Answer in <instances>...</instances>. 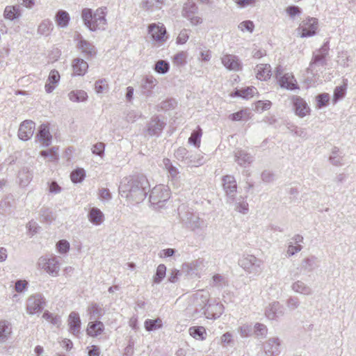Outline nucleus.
<instances>
[{"label":"nucleus","mask_w":356,"mask_h":356,"mask_svg":"<svg viewBox=\"0 0 356 356\" xmlns=\"http://www.w3.org/2000/svg\"><path fill=\"white\" fill-rule=\"evenodd\" d=\"M150 185L143 175H135L124 177L119 186V193L134 203H140L149 192Z\"/></svg>","instance_id":"f257e3e1"},{"label":"nucleus","mask_w":356,"mask_h":356,"mask_svg":"<svg viewBox=\"0 0 356 356\" xmlns=\"http://www.w3.org/2000/svg\"><path fill=\"white\" fill-rule=\"evenodd\" d=\"M106 7L98 8L94 13L91 8H83L81 11V18L84 25L91 31L105 30L107 24L106 19Z\"/></svg>","instance_id":"f03ea898"},{"label":"nucleus","mask_w":356,"mask_h":356,"mask_svg":"<svg viewBox=\"0 0 356 356\" xmlns=\"http://www.w3.org/2000/svg\"><path fill=\"white\" fill-rule=\"evenodd\" d=\"M179 214L184 226L194 232L202 231L207 227L204 220L192 212H179Z\"/></svg>","instance_id":"7ed1b4c3"},{"label":"nucleus","mask_w":356,"mask_h":356,"mask_svg":"<svg viewBox=\"0 0 356 356\" xmlns=\"http://www.w3.org/2000/svg\"><path fill=\"white\" fill-rule=\"evenodd\" d=\"M170 197L168 187L164 185H158L151 191L149 202L152 205H155L158 208H162L164 203L170 199Z\"/></svg>","instance_id":"20e7f679"},{"label":"nucleus","mask_w":356,"mask_h":356,"mask_svg":"<svg viewBox=\"0 0 356 356\" xmlns=\"http://www.w3.org/2000/svg\"><path fill=\"white\" fill-rule=\"evenodd\" d=\"M262 261L254 255L248 254L243 256L239 261L238 264L246 272L254 275H259L262 271Z\"/></svg>","instance_id":"39448f33"},{"label":"nucleus","mask_w":356,"mask_h":356,"mask_svg":"<svg viewBox=\"0 0 356 356\" xmlns=\"http://www.w3.org/2000/svg\"><path fill=\"white\" fill-rule=\"evenodd\" d=\"M38 264L50 275L54 277L58 275L60 264L58 258L56 256L51 255V257H41L39 259Z\"/></svg>","instance_id":"423d86ee"},{"label":"nucleus","mask_w":356,"mask_h":356,"mask_svg":"<svg viewBox=\"0 0 356 356\" xmlns=\"http://www.w3.org/2000/svg\"><path fill=\"white\" fill-rule=\"evenodd\" d=\"M45 306V299L40 293L31 296L26 301V311L29 314L41 312Z\"/></svg>","instance_id":"0eeeda50"},{"label":"nucleus","mask_w":356,"mask_h":356,"mask_svg":"<svg viewBox=\"0 0 356 356\" xmlns=\"http://www.w3.org/2000/svg\"><path fill=\"white\" fill-rule=\"evenodd\" d=\"M197 10L198 8L195 3L193 1H188L184 5L182 15L187 18L192 25L196 26L202 23V19L200 17L195 15Z\"/></svg>","instance_id":"6e6552de"},{"label":"nucleus","mask_w":356,"mask_h":356,"mask_svg":"<svg viewBox=\"0 0 356 356\" xmlns=\"http://www.w3.org/2000/svg\"><path fill=\"white\" fill-rule=\"evenodd\" d=\"M166 123L158 115L151 118L146 124V132L149 136L159 137Z\"/></svg>","instance_id":"1a4fd4ad"},{"label":"nucleus","mask_w":356,"mask_h":356,"mask_svg":"<svg viewBox=\"0 0 356 356\" xmlns=\"http://www.w3.org/2000/svg\"><path fill=\"white\" fill-rule=\"evenodd\" d=\"M223 188L227 195L228 202H233L237 189L236 181L234 176L225 175L222 177Z\"/></svg>","instance_id":"9d476101"},{"label":"nucleus","mask_w":356,"mask_h":356,"mask_svg":"<svg viewBox=\"0 0 356 356\" xmlns=\"http://www.w3.org/2000/svg\"><path fill=\"white\" fill-rule=\"evenodd\" d=\"M318 28V19L314 17L308 18L302 21L298 30L300 31L301 37H310L316 33Z\"/></svg>","instance_id":"9b49d317"},{"label":"nucleus","mask_w":356,"mask_h":356,"mask_svg":"<svg viewBox=\"0 0 356 356\" xmlns=\"http://www.w3.org/2000/svg\"><path fill=\"white\" fill-rule=\"evenodd\" d=\"M266 356H278L281 353V341L278 337L268 339L263 345Z\"/></svg>","instance_id":"f8f14e48"},{"label":"nucleus","mask_w":356,"mask_h":356,"mask_svg":"<svg viewBox=\"0 0 356 356\" xmlns=\"http://www.w3.org/2000/svg\"><path fill=\"white\" fill-rule=\"evenodd\" d=\"M209 302V296L208 293L202 291L197 292L193 296V304L195 307L196 314L200 313L203 314L204 310L206 309Z\"/></svg>","instance_id":"ddd939ff"},{"label":"nucleus","mask_w":356,"mask_h":356,"mask_svg":"<svg viewBox=\"0 0 356 356\" xmlns=\"http://www.w3.org/2000/svg\"><path fill=\"white\" fill-rule=\"evenodd\" d=\"M224 312V306L218 302L208 303L206 309L203 312L204 316L209 319H216L219 318Z\"/></svg>","instance_id":"4468645a"},{"label":"nucleus","mask_w":356,"mask_h":356,"mask_svg":"<svg viewBox=\"0 0 356 356\" xmlns=\"http://www.w3.org/2000/svg\"><path fill=\"white\" fill-rule=\"evenodd\" d=\"M234 161L241 167H247L254 161V156L242 149H236L234 152Z\"/></svg>","instance_id":"2eb2a0df"},{"label":"nucleus","mask_w":356,"mask_h":356,"mask_svg":"<svg viewBox=\"0 0 356 356\" xmlns=\"http://www.w3.org/2000/svg\"><path fill=\"white\" fill-rule=\"evenodd\" d=\"M35 130V123L32 120H25L19 126L18 136L22 140H28L31 138Z\"/></svg>","instance_id":"dca6fc26"},{"label":"nucleus","mask_w":356,"mask_h":356,"mask_svg":"<svg viewBox=\"0 0 356 356\" xmlns=\"http://www.w3.org/2000/svg\"><path fill=\"white\" fill-rule=\"evenodd\" d=\"M265 314L268 319L275 320L284 315V309L279 302L275 301L266 307Z\"/></svg>","instance_id":"f3484780"},{"label":"nucleus","mask_w":356,"mask_h":356,"mask_svg":"<svg viewBox=\"0 0 356 356\" xmlns=\"http://www.w3.org/2000/svg\"><path fill=\"white\" fill-rule=\"evenodd\" d=\"M293 109L297 115L303 118L309 114L310 108L307 102L300 97L294 96L292 99Z\"/></svg>","instance_id":"a211bd4d"},{"label":"nucleus","mask_w":356,"mask_h":356,"mask_svg":"<svg viewBox=\"0 0 356 356\" xmlns=\"http://www.w3.org/2000/svg\"><path fill=\"white\" fill-rule=\"evenodd\" d=\"M222 63L229 70L238 71L242 65L238 58L232 54H225L221 58Z\"/></svg>","instance_id":"6ab92c4d"},{"label":"nucleus","mask_w":356,"mask_h":356,"mask_svg":"<svg viewBox=\"0 0 356 356\" xmlns=\"http://www.w3.org/2000/svg\"><path fill=\"white\" fill-rule=\"evenodd\" d=\"M149 33L152 38L157 42H164L167 39L165 28L162 24L161 26L156 24H151L148 26Z\"/></svg>","instance_id":"aec40b11"},{"label":"nucleus","mask_w":356,"mask_h":356,"mask_svg":"<svg viewBox=\"0 0 356 356\" xmlns=\"http://www.w3.org/2000/svg\"><path fill=\"white\" fill-rule=\"evenodd\" d=\"M188 152V150L186 149V148L184 147H179L175 152V156L178 159V160H181V161H186V163L188 165H191V166H199V165H202V159H199L196 162H193L191 158H192V155L191 156H187Z\"/></svg>","instance_id":"412c9836"},{"label":"nucleus","mask_w":356,"mask_h":356,"mask_svg":"<svg viewBox=\"0 0 356 356\" xmlns=\"http://www.w3.org/2000/svg\"><path fill=\"white\" fill-rule=\"evenodd\" d=\"M281 88L293 90L298 88V83L294 76L291 73H286L280 77L278 80Z\"/></svg>","instance_id":"4be33fe9"},{"label":"nucleus","mask_w":356,"mask_h":356,"mask_svg":"<svg viewBox=\"0 0 356 356\" xmlns=\"http://www.w3.org/2000/svg\"><path fill=\"white\" fill-rule=\"evenodd\" d=\"M67 322L70 332L77 336L80 332L81 324L79 314L76 312H72L69 315Z\"/></svg>","instance_id":"5701e85b"},{"label":"nucleus","mask_w":356,"mask_h":356,"mask_svg":"<svg viewBox=\"0 0 356 356\" xmlns=\"http://www.w3.org/2000/svg\"><path fill=\"white\" fill-rule=\"evenodd\" d=\"M36 136L44 147H48L51 144L52 136L47 124H42L40 126Z\"/></svg>","instance_id":"b1692460"},{"label":"nucleus","mask_w":356,"mask_h":356,"mask_svg":"<svg viewBox=\"0 0 356 356\" xmlns=\"http://www.w3.org/2000/svg\"><path fill=\"white\" fill-rule=\"evenodd\" d=\"M77 47L81 51L86 58L95 56L97 53L95 46L83 39L79 40Z\"/></svg>","instance_id":"393cba45"},{"label":"nucleus","mask_w":356,"mask_h":356,"mask_svg":"<svg viewBox=\"0 0 356 356\" xmlns=\"http://www.w3.org/2000/svg\"><path fill=\"white\" fill-rule=\"evenodd\" d=\"M326 65L325 57L319 54L318 53L314 54L312 61L310 62L309 67L307 69V73L314 74L318 70L316 69L317 67H324Z\"/></svg>","instance_id":"a878e982"},{"label":"nucleus","mask_w":356,"mask_h":356,"mask_svg":"<svg viewBox=\"0 0 356 356\" xmlns=\"http://www.w3.org/2000/svg\"><path fill=\"white\" fill-rule=\"evenodd\" d=\"M88 218L89 221L96 226L102 225L105 219L102 211L97 207L90 209L88 213Z\"/></svg>","instance_id":"bb28decb"},{"label":"nucleus","mask_w":356,"mask_h":356,"mask_svg":"<svg viewBox=\"0 0 356 356\" xmlns=\"http://www.w3.org/2000/svg\"><path fill=\"white\" fill-rule=\"evenodd\" d=\"M60 81V74L56 70H53L50 72L47 83L45 84V90L47 93H51L57 86Z\"/></svg>","instance_id":"cd10ccee"},{"label":"nucleus","mask_w":356,"mask_h":356,"mask_svg":"<svg viewBox=\"0 0 356 356\" xmlns=\"http://www.w3.org/2000/svg\"><path fill=\"white\" fill-rule=\"evenodd\" d=\"M318 261L317 257L315 256H310L304 258L300 263V270L306 272H312L318 266Z\"/></svg>","instance_id":"c85d7f7f"},{"label":"nucleus","mask_w":356,"mask_h":356,"mask_svg":"<svg viewBox=\"0 0 356 356\" xmlns=\"http://www.w3.org/2000/svg\"><path fill=\"white\" fill-rule=\"evenodd\" d=\"M73 73L78 76H83L88 68V64L84 60L77 58L72 61Z\"/></svg>","instance_id":"c756f323"},{"label":"nucleus","mask_w":356,"mask_h":356,"mask_svg":"<svg viewBox=\"0 0 356 356\" xmlns=\"http://www.w3.org/2000/svg\"><path fill=\"white\" fill-rule=\"evenodd\" d=\"M104 325L102 322L95 320L88 325L87 334L91 337H97L102 333Z\"/></svg>","instance_id":"7c9ffc66"},{"label":"nucleus","mask_w":356,"mask_h":356,"mask_svg":"<svg viewBox=\"0 0 356 356\" xmlns=\"http://www.w3.org/2000/svg\"><path fill=\"white\" fill-rule=\"evenodd\" d=\"M12 333V325L6 320L0 321V343L8 340Z\"/></svg>","instance_id":"2f4dec72"},{"label":"nucleus","mask_w":356,"mask_h":356,"mask_svg":"<svg viewBox=\"0 0 356 356\" xmlns=\"http://www.w3.org/2000/svg\"><path fill=\"white\" fill-rule=\"evenodd\" d=\"M22 15L19 5L7 6L3 12V16L6 19L13 21L18 19Z\"/></svg>","instance_id":"473e14b6"},{"label":"nucleus","mask_w":356,"mask_h":356,"mask_svg":"<svg viewBox=\"0 0 356 356\" xmlns=\"http://www.w3.org/2000/svg\"><path fill=\"white\" fill-rule=\"evenodd\" d=\"M291 289L293 291L305 296H309L313 293L312 289L300 280L293 282L291 285Z\"/></svg>","instance_id":"72a5a7b5"},{"label":"nucleus","mask_w":356,"mask_h":356,"mask_svg":"<svg viewBox=\"0 0 356 356\" xmlns=\"http://www.w3.org/2000/svg\"><path fill=\"white\" fill-rule=\"evenodd\" d=\"M69 13L64 10H59L55 15V21L57 25L61 28H66L70 22Z\"/></svg>","instance_id":"f704fd0d"},{"label":"nucleus","mask_w":356,"mask_h":356,"mask_svg":"<svg viewBox=\"0 0 356 356\" xmlns=\"http://www.w3.org/2000/svg\"><path fill=\"white\" fill-rule=\"evenodd\" d=\"M257 78L266 81L271 76V67L268 64H259L257 65Z\"/></svg>","instance_id":"c9c22d12"},{"label":"nucleus","mask_w":356,"mask_h":356,"mask_svg":"<svg viewBox=\"0 0 356 356\" xmlns=\"http://www.w3.org/2000/svg\"><path fill=\"white\" fill-rule=\"evenodd\" d=\"M255 93H257V89L253 86L236 90L232 94V97H241L243 99L252 97Z\"/></svg>","instance_id":"e433bc0d"},{"label":"nucleus","mask_w":356,"mask_h":356,"mask_svg":"<svg viewBox=\"0 0 356 356\" xmlns=\"http://www.w3.org/2000/svg\"><path fill=\"white\" fill-rule=\"evenodd\" d=\"M188 332L190 335L197 340L203 341L206 339L207 332L203 326L191 327Z\"/></svg>","instance_id":"4c0bfd02"},{"label":"nucleus","mask_w":356,"mask_h":356,"mask_svg":"<svg viewBox=\"0 0 356 356\" xmlns=\"http://www.w3.org/2000/svg\"><path fill=\"white\" fill-rule=\"evenodd\" d=\"M19 184L24 187L26 186L32 180L33 175L27 168H23L18 173Z\"/></svg>","instance_id":"58836bf2"},{"label":"nucleus","mask_w":356,"mask_h":356,"mask_svg":"<svg viewBox=\"0 0 356 356\" xmlns=\"http://www.w3.org/2000/svg\"><path fill=\"white\" fill-rule=\"evenodd\" d=\"M68 97L74 102H85L88 99L87 92L82 90H72L69 92Z\"/></svg>","instance_id":"ea45409f"},{"label":"nucleus","mask_w":356,"mask_h":356,"mask_svg":"<svg viewBox=\"0 0 356 356\" xmlns=\"http://www.w3.org/2000/svg\"><path fill=\"white\" fill-rule=\"evenodd\" d=\"M163 4V0H143L141 7L146 10H153L154 9H161Z\"/></svg>","instance_id":"a19ab883"},{"label":"nucleus","mask_w":356,"mask_h":356,"mask_svg":"<svg viewBox=\"0 0 356 356\" xmlns=\"http://www.w3.org/2000/svg\"><path fill=\"white\" fill-rule=\"evenodd\" d=\"M53 29L52 22L48 19H44L39 24L38 28V33L42 35H48Z\"/></svg>","instance_id":"79ce46f5"},{"label":"nucleus","mask_w":356,"mask_h":356,"mask_svg":"<svg viewBox=\"0 0 356 356\" xmlns=\"http://www.w3.org/2000/svg\"><path fill=\"white\" fill-rule=\"evenodd\" d=\"M202 135V130L200 126L194 130L188 138V143L195 147H199L200 144L201 137Z\"/></svg>","instance_id":"37998d69"},{"label":"nucleus","mask_w":356,"mask_h":356,"mask_svg":"<svg viewBox=\"0 0 356 356\" xmlns=\"http://www.w3.org/2000/svg\"><path fill=\"white\" fill-rule=\"evenodd\" d=\"M163 163L169 176H170L172 179H177L179 172L178 169L172 164L170 160L169 159H164Z\"/></svg>","instance_id":"c03bdc74"},{"label":"nucleus","mask_w":356,"mask_h":356,"mask_svg":"<svg viewBox=\"0 0 356 356\" xmlns=\"http://www.w3.org/2000/svg\"><path fill=\"white\" fill-rule=\"evenodd\" d=\"M90 315V319L97 320L100 318L104 314L103 309L101 308L97 303H92L88 307V309Z\"/></svg>","instance_id":"a18cd8bd"},{"label":"nucleus","mask_w":356,"mask_h":356,"mask_svg":"<svg viewBox=\"0 0 356 356\" xmlns=\"http://www.w3.org/2000/svg\"><path fill=\"white\" fill-rule=\"evenodd\" d=\"M144 325L147 331H153L162 327V321L159 318L156 319H147Z\"/></svg>","instance_id":"49530a36"},{"label":"nucleus","mask_w":356,"mask_h":356,"mask_svg":"<svg viewBox=\"0 0 356 356\" xmlns=\"http://www.w3.org/2000/svg\"><path fill=\"white\" fill-rule=\"evenodd\" d=\"M170 70V64L164 60H158L154 65V70L161 74H166Z\"/></svg>","instance_id":"de8ad7c7"},{"label":"nucleus","mask_w":356,"mask_h":356,"mask_svg":"<svg viewBox=\"0 0 356 356\" xmlns=\"http://www.w3.org/2000/svg\"><path fill=\"white\" fill-rule=\"evenodd\" d=\"M210 285L214 287L222 288L227 285L226 278L220 274H216L212 277Z\"/></svg>","instance_id":"09e8293b"},{"label":"nucleus","mask_w":356,"mask_h":356,"mask_svg":"<svg viewBox=\"0 0 356 356\" xmlns=\"http://www.w3.org/2000/svg\"><path fill=\"white\" fill-rule=\"evenodd\" d=\"M254 334L259 338H265L268 334L267 327L262 323H255L253 328Z\"/></svg>","instance_id":"8fccbe9b"},{"label":"nucleus","mask_w":356,"mask_h":356,"mask_svg":"<svg viewBox=\"0 0 356 356\" xmlns=\"http://www.w3.org/2000/svg\"><path fill=\"white\" fill-rule=\"evenodd\" d=\"M166 266L164 264H159L154 276V282L159 284L165 276Z\"/></svg>","instance_id":"3c124183"},{"label":"nucleus","mask_w":356,"mask_h":356,"mask_svg":"<svg viewBox=\"0 0 356 356\" xmlns=\"http://www.w3.org/2000/svg\"><path fill=\"white\" fill-rule=\"evenodd\" d=\"M95 89L97 93H104L108 90V84L106 79H99L95 82Z\"/></svg>","instance_id":"603ef678"},{"label":"nucleus","mask_w":356,"mask_h":356,"mask_svg":"<svg viewBox=\"0 0 356 356\" xmlns=\"http://www.w3.org/2000/svg\"><path fill=\"white\" fill-rule=\"evenodd\" d=\"M70 177L72 182L80 183L85 177V171L83 169H76L72 172Z\"/></svg>","instance_id":"864d4df0"},{"label":"nucleus","mask_w":356,"mask_h":356,"mask_svg":"<svg viewBox=\"0 0 356 356\" xmlns=\"http://www.w3.org/2000/svg\"><path fill=\"white\" fill-rule=\"evenodd\" d=\"M300 305V300L296 296H290L286 300V305L290 311H293L299 307Z\"/></svg>","instance_id":"5fc2aeb1"},{"label":"nucleus","mask_w":356,"mask_h":356,"mask_svg":"<svg viewBox=\"0 0 356 356\" xmlns=\"http://www.w3.org/2000/svg\"><path fill=\"white\" fill-rule=\"evenodd\" d=\"M238 200V201L236 203V210L243 214L247 213L249 210L248 202L241 197Z\"/></svg>","instance_id":"6e6d98bb"},{"label":"nucleus","mask_w":356,"mask_h":356,"mask_svg":"<svg viewBox=\"0 0 356 356\" xmlns=\"http://www.w3.org/2000/svg\"><path fill=\"white\" fill-rule=\"evenodd\" d=\"M329 160L334 165H341L342 164L341 156L339 155V149L337 147L332 149Z\"/></svg>","instance_id":"4d7b16f0"},{"label":"nucleus","mask_w":356,"mask_h":356,"mask_svg":"<svg viewBox=\"0 0 356 356\" xmlns=\"http://www.w3.org/2000/svg\"><path fill=\"white\" fill-rule=\"evenodd\" d=\"M271 102L270 101H257L255 103V110L257 112H263L270 108Z\"/></svg>","instance_id":"13d9d810"},{"label":"nucleus","mask_w":356,"mask_h":356,"mask_svg":"<svg viewBox=\"0 0 356 356\" xmlns=\"http://www.w3.org/2000/svg\"><path fill=\"white\" fill-rule=\"evenodd\" d=\"M317 106L319 108L325 106L330 100V95L327 93L320 94L316 97Z\"/></svg>","instance_id":"bf43d9fd"},{"label":"nucleus","mask_w":356,"mask_h":356,"mask_svg":"<svg viewBox=\"0 0 356 356\" xmlns=\"http://www.w3.org/2000/svg\"><path fill=\"white\" fill-rule=\"evenodd\" d=\"M186 55L184 51L179 52L174 56V63L177 65L181 66L186 63Z\"/></svg>","instance_id":"052dcab7"},{"label":"nucleus","mask_w":356,"mask_h":356,"mask_svg":"<svg viewBox=\"0 0 356 356\" xmlns=\"http://www.w3.org/2000/svg\"><path fill=\"white\" fill-rule=\"evenodd\" d=\"M56 248L58 251L61 253L64 254L69 251L70 250V243L66 240H60L56 243Z\"/></svg>","instance_id":"680f3d73"},{"label":"nucleus","mask_w":356,"mask_h":356,"mask_svg":"<svg viewBox=\"0 0 356 356\" xmlns=\"http://www.w3.org/2000/svg\"><path fill=\"white\" fill-rule=\"evenodd\" d=\"M254 27V24L250 20L243 21V22H241L238 26V28L241 31H248L250 33H252L253 31Z\"/></svg>","instance_id":"e2e57ef3"},{"label":"nucleus","mask_w":356,"mask_h":356,"mask_svg":"<svg viewBox=\"0 0 356 356\" xmlns=\"http://www.w3.org/2000/svg\"><path fill=\"white\" fill-rule=\"evenodd\" d=\"M105 145L103 143H97L92 146V152L94 154L102 156L104 155Z\"/></svg>","instance_id":"0e129e2a"},{"label":"nucleus","mask_w":356,"mask_h":356,"mask_svg":"<svg viewBox=\"0 0 356 356\" xmlns=\"http://www.w3.org/2000/svg\"><path fill=\"white\" fill-rule=\"evenodd\" d=\"M253 332V328L250 325L245 324L240 327L239 333L241 337H245L250 336Z\"/></svg>","instance_id":"69168bd1"},{"label":"nucleus","mask_w":356,"mask_h":356,"mask_svg":"<svg viewBox=\"0 0 356 356\" xmlns=\"http://www.w3.org/2000/svg\"><path fill=\"white\" fill-rule=\"evenodd\" d=\"M346 93V88L343 86H338L334 91V100L336 102L343 97Z\"/></svg>","instance_id":"338daca9"},{"label":"nucleus","mask_w":356,"mask_h":356,"mask_svg":"<svg viewBox=\"0 0 356 356\" xmlns=\"http://www.w3.org/2000/svg\"><path fill=\"white\" fill-rule=\"evenodd\" d=\"M302 249V246L301 245H293L292 243H291L287 249L286 254L287 257H291L294 255L296 253L300 252Z\"/></svg>","instance_id":"774afa93"}]
</instances>
